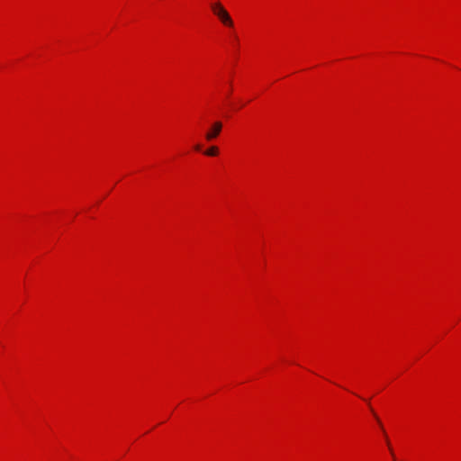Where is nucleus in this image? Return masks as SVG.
<instances>
[{"label": "nucleus", "mask_w": 461, "mask_h": 461, "mask_svg": "<svg viewBox=\"0 0 461 461\" xmlns=\"http://www.w3.org/2000/svg\"><path fill=\"white\" fill-rule=\"evenodd\" d=\"M212 11L215 15L219 17L221 23L227 26H233V22L229 14V13L225 10V8L221 5V3H213L211 5Z\"/></svg>", "instance_id": "obj_1"}, {"label": "nucleus", "mask_w": 461, "mask_h": 461, "mask_svg": "<svg viewBox=\"0 0 461 461\" xmlns=\"http://www.w3.org/2000/svg\"><path fill=\"white\" fill-rule=\"evenodd\" d=\"M222 129V122L220 121L214 122L209 131L205 133V139L208 141H211L216 139L221 133Z\"/></svg>", "instance_id": "obj_2"}, {"label": "nucleus", "mask_w": 461, "mask_h": 461, "mask_svg": "<svg viewBox=\"0 0 461 461\" xmlns=\"http://www.w3.org/2000/svg\"><path fill=\"white\" fill-rule=\"evenodd\" d=\"M371 411H372V412H373V414H374V416H375V420H377V422H378V424H379L380 428L382 429V430H383V431H384V428H383V425H382V423H381V421H380L379 418L376 416V414L374 412V411H373V410H371ZM384 440L386 441V444L388 445L389 448H391V447H390V441H389V439H388V438H387L386 433H385V432H384ZM390 451H391V453H392V456H393V450H392V449H390Z\"/></svg>", "instance_id": "obj_3"}, {"label": "nucleus", "mask_w": 461, "mask_h": 461, "mask_svg": "<svg viewBox=\"0 0 461 461\" xmlns=\"http://www.w3.org/2000/svg\"><path fill=\"white\" fill-rule=\"evenodd\" d=\"M218 153H219V149L216 146H212L204 152L205 155L211 156V157L217 156Z\"/></svg>", "instance_id": "obj_4"}, {"label": "nucleus", "mask_w": 461, "mask_h": 461, "mask_svg": "<svg viewBox=\"0 0 461 461\" xmlns=\"http://www.w3.org/2000/svg\"><path fill=\"white\" fill-rule=\"evenodd\" d=\"M194 149H195V150L199 151L201 149V145H199V144L195 145Z\"/></svg>", "instance_id": "obj_5"}]
</instances>
